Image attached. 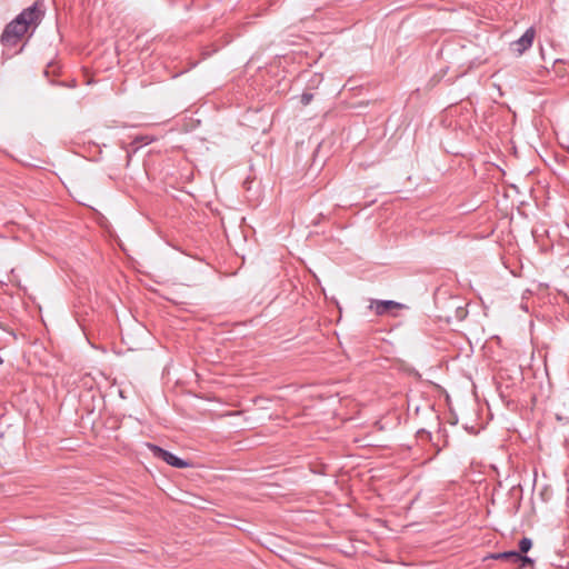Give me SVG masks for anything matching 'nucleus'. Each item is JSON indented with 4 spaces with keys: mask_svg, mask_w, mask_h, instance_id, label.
Here are the masks:
<instances>
[{
    "mask_svg": "<svg viewBox=\"0 0 569 569\" xmlns=\"http://www.w3.org/2000/svg\"><path fill=\"white\" fill-rule=\"evenodd\" d=\"M518 563H520V569H521V568H525L528 565H533V560L530 557L523 556V553H520V558H519V562Z\"/></svg>",
    "mask_w": 569,
    "mask_h": 569,
    "instance_id": "8",
    "label": "nucleus"
},
{
    "mask_svg": "<svg viewBox=\"0 0 569 569\" xmlns=\"http://www.w3.org/2000/svg\"><path fill=\"white\" fill-rule=\"evenodd\" d=\"M113 389L119 395L120 398H124L123 391L119 387L114 386V383L109 386V395L112 393Z\"/></svg>",
    "mask_w": 569,
    "mask_h": 569,
    "instance_id": "10",
    "label": "nucleus"
},
{
    "mask_svg": "<svg viewBox=\"0 0 569 569\" xmlns=\"http://www.w3.org/2000/svg\"><path fill=\"white\" fill-rule=\"evenodd\" d=\"M535 34V29L532 27L528 28L519 39L510 43V50L517 56H521L532 46Z\"/></svg>",
    "mask_w": 569,
    "mask_h": 569,
    "instance_id": "3",
    "label": "nucleus"
},
{
    "mask_svg": "<svg viewBox=\"0 0 569 569\" xmlns=\"http://www.w3.org/2000/svg\"><path fill=\"white\" fill-rule=\"evenodd\" d=\"M154 139L150 136H137L134 138V142H140L142 144H149L150 142H152Z\"/></svg>",
    "mask_w": 569,
    "mask_h": 569,
    "instance_id": "9",
    "label": "nucleus"
},
{
    "mask_svg": "<svg viewBox=\"0 0 569 569\" xmlns=\"http://www.w3.org/2000/svg\"><path fill=\"white\" fill-rule=\"evenodd\" d=\"M148 449L151 451L152 456L154 458L161 459L168 465L176 467V468H186L189 467V462L186 460L174 456L168 450L162 449L161 447L153 445V443H147Z\"/></svg>",
    "mask_w": 569,
    "mask_h": 569,
    "instance_id": "2",
    "label": "nucleus"
},
{
    "mask_svg": "<svg viewBox=\"0 0 569 569\" xmlns=\"http://www.w3.org/2000/svg\"><path fill=\"white\" fill-rule=\"evenodd\" d=\"M493 558L495 559L507 560V561H510L512 563H518L519 562V558H520V552H518V551H505V552L497 553L496 556H493Z\"/></svg>",
    "mask_w": 569,
    "mask_h": 569,
    "instance_id": "5",
    "label": "nucleus"
},
{
    "mask_svg": "<svg viewBox=\"0 0 569 569\" xmlns=\"http://www.w3.org/2000/svg\"><path fill=\"white\" fill-rule=\"evenodd\" d=\"M405 306L393 300H371L370 309L378 316L392 313L393 310L402 309Z\"/></svg>",
    "mask_w": 569,
    "mask_h": 569,
    "instance_id": "4",
    "label": "nucleus"
},
{
    "mask_svg": "<svg viewBox=\"0 0 569 569\" xmlns=\"http://www.w3.org/2000/svg\"><path fill=\"white\" fill-rule=\"evenodd\" d=\"M50 69H52V71H54V67H53V66H51V64H49V66L47 67V69L44 70V74H46V76H48V74H49Z\"/></svg>",
    "mask_w": 569,
    "mask_h": 569,
    "instance_id": "11",
    "label": "nucleus"
},
{
    "mask_svg": "<svg viewBox=\"0 0 569 569\" xmlns=\"http://www.w3.org/2000/svg\"><path fill=\"white\" fill-rule=\"evenodd\" d=\"M108 234H109V239L112 238V233L110 230L108 231Z\"/></svg>",
    "mask_w": 569,
    "mask_h": 569,
    "instance_id": "12",
    "label": "nucleus"
},
{
    "mask_svg": "<svg viewBox=\"0 0 569 569\" xmlns=\"http://www.w3.org/2000/svg\"><path fill=\"white\" fill-rule=\"evenodd\" d=\"M312 100H313V93H311V92L305 91L300 96V102L305 107L308 106Z\"/></svg>",
    "mask_w": 569,
    "mask_h": 569,
    "instance_id": "7",
    "label": "nucleus"
},
{
    "mask_svg": "<svg viewBox=\"0 0 569 569\" xmlns=\"http://www.w3.org/2000/svg\"><path fill=\"white\" fill-rule=\"evenodd\" d=\"M44 17V0H36L34 3L22 10L14 20L7 24L1 42L4 46H16L29 31L36 29Z\"/></svg>",
    "mask_w": 569,
    "mask_h": 569,
    "instance_id": "1",
    "label": "nucleus"
},
{
    "mask_svg": "<svg viewBox=\"0 0 569 569\" xmlns=\"http://www.w3.org/2000/svg\"><path fill=\"white\" fill-rule=\"evenodd\" d=\"M532 547V541L530 538L523 537L519 541V551L520 553H527Z\"/></svg>",
    "mask_w": 569,
    "mask_h": 569,
    "instance_id": "6",
    "label": "nucleus"
}]
</instances>
